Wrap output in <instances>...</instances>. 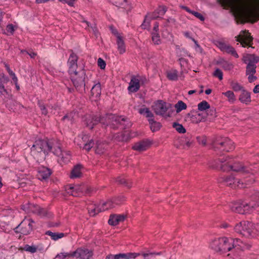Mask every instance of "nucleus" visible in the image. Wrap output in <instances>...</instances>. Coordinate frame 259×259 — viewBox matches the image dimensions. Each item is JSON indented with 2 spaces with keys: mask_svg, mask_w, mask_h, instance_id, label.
<instances>
[{
  "mask_svg": "<svg viewBox=\"0 0 259 259\" xmlns=\"http://www.w3.org/2000/svg\"><path fill=\"white\" fill-rule=\"evenodd\" d=\"M100 119L98 115H90L86 117L84 120V124L86 126L92 130L94 126L99 123Z\"/></svg>",
  "mask_w": 259,
  "mask_h": 259,
  "instance_id": "nucleus-20",
  "label": "nucleus"
},
{
  "mask_svg": "<svg viewBox=\"0 0 259 259\" xmlns=\"http://www.w3.org/2000/svg\"><path fill=\"white\" fill-rule=\"evenodd\" d=\"M256 65H247L246 67V75L249 74H255L256 73Z\"/></svg>",
  "mask_w": 259,
  "mask_h": 259,
  "instance_id": "nucleus-48",
  "label": "nucleus"
},
{
  "mask_svg": "<svg viewBox=\"0 0 259 259\" xmlns=\"http://www.w3.org/2000/svg\"><path fill=\"white\" fill-rule=\"evenodd\" d=\"M114 203L116 205L120 204L121 203L125 201V198L123 196H119L117 197L113 198Z\"/></svg>",
  "mask_w": 259,
  "mask_h": 259,
  "instance_id": "nucleus-58",
  "label": "nucleus"
},
{
  "mask_svg": "<svg viewBox=\"0 0 259 259\" xmlns=\"http://www.w3.org/2000/svg\"><path fill=\"white\" fill-rule=\"evenodd\" d=\"M71 54L68 60V72L69 74H76L78 71L76 70L77 68V62L78 60V56L73 52L72 50H70Z\"/></svg>",
  "mask_w": 259,
  "mask_h": 259,
  "instance_id": "nucleus-13",
  "label": "nucleus"
},
{
  "mask_svg": "<svg viewBox=\"0 0 259 259\" xmlns=\"http://www.w3.org/2000/svg\"><path fill=\"white\" fill-rule=\"evenodd\" d=\"M194 111H192L190 113H188L186 114V117L187 118H189L191 119L193 122L196 121V122L198 123L202 121V119H204L206 118V115L202 116L201 119L199 118L197 119V116L200 117L201 116V114L197 113V112H195V114H194Z\"/></svg>",
  "mask_w": 259,
  "mask_h": 259,
  "instance_id": "nucleus-34",
  "label": "nucleus"
},
{
  "mask_svg": "<svg viewBox=\"0 0 259 259\" xmlns=\"http://www.w3.org/2000/svg\"><path fill=\"white\" fill-rule=\"evenodd\" d=\"M9 81L8 77L6 76L4 73L0 74V83L5 84L7 83Z\"/></svg>",
  "mask_w": 259,
  "mask_h": 259,
  "instance_id": "nucleus-59",
  "label": "nucleus"
},
{
  "mask_svg": "<svg viewBox=\"0 0 259 259\" xmlns=\"http://www.w3.org/2000/svg\"><path fill=\"white\" fill-rule=\"evenodd\" d=\"M115 204L114 203L113 199L112 200L107 201L106 202H103L101 204H100V209H99L98 211H103L108 210V209L114 207L115 206Z\"/></svg>",
  "mask_w": 259,
  "mask_h": 259,
  "instance_id": "nucleus-35",
  "label": "nucleus"
},
{
  "mask_svg": "<svg viewBox=\"0 0 259 259\" xmlns=\"http://www.w3.org/2000/svg\"><path fill=\"white\" fill-rule=\"evenodd\" d=\"M243 224L242 222H241L238 224H237L234 227V231L239 234L242 235V229H243Z\"/></svg>",
  "mask_w": 259,
  "mask_h": 259,
  "instance_id": "nucleus-54",
  "label": "nucleus"
},
{
  "mask_svg": "<svg viewBox=\"0 0 259 259\" xmlns=\"http://www.w3.org/2000/svg\"><path fill=\"white\" fill-rule=\"evenodd\" d=\"M217 64L221 65V66L225 70H230L233 68L232 64L223 60L218 61L217 62Z\"/></svg>",
  "mask_w": 259,
  "mask_h": 259,
  "instance_id": "nucleus-38",
  "label": "nucleus"
},
{
  "mask_svg": "<svg viewBox=\"0 0 259 259\" xmlns=\"http://www.w3.org/2000/svg\"><path fill=\"white\" fill-rule=\"evenodd\" d=\"M126 216L123 214H111L108 220V223L111 226H116L120 222H123Z\"/></svg>",
  "mask_w": 259,
  "mask_h": 259,
  "instance_id": "nucleus-21",
  "label": "nucleus"
},
{
  "mask_svg": "<svg viewBox=\"0 0 259 259\" xmlns=\"http://www.w3.org/2000/svg\"><path fill=\"white\" fill-rule=\"evenodd\" d=\"M224 243L223 238H219L214 239L210 244L211 248L215 252L222 254V249Z\"/></svg>",
  "mask_w": 259,
  "mask_h": 259,
  "instance_id": "nucleus-22",
  "label": "nucleus"
},
{
  "mask_svg": "<svg viewBox=\"0 0 259 259\" xmlns=\"http://www.w3.org/2000/svg\"><path fill=\"white\" fill-rule=\"evenodd\" d=\"M197 142L199 144L203 146H205L206 144V139L205 137H197L196 138Z\"/></svg>",
  "mask_w": 259,
  "mask_h": 259,
  "instance_id": "nucleus-63",
  "label": "nucleus"
},
{
  "mask_svg": "<svg viewBox=\"0 0 259 259\" xmlns=\"http://www.w3.org/2000/svg\"><path fill=\"white\" fill-rule=\"evenodd\" d=\"M136 76L138 78L140 85H144L148 83V80L145 76H140L139 75H137Z\"/></svg>",
  "mask_w": 259,
  "mask_h": 259,
  "instance_id": "nucleus-55",
  "label": "nucleus"
},
{
  "mask_svg": "<svg viewBox=\"0 0 259 259\" xmlns=\"http://www.w3.org/2000/svg\"><path fill=\"white\" fill-rule=\"evenodd\" d=\"M71 80L75 89L82 93L85 89V78L87 77L84 69H81L77 72L76 74H72Z\"/></svg>",
  "mask_w": 259,
  "mask_h": 259,
  "instance_id": "nucleus-7",
  "label": "nucleus"
},
{
  "mask_svg": "<svg viewBox=\"0 0 259 259\" xmlns=\"http://www.w3.org/2000/svg\"><path fill=\"white\" fill-rule=\"evenodd\" d=\"M100 205L99 206H95L94 207H93V206L90 205L88 206V211L91 216L94 217L96 214H98V213L100 212L101 211H98V210L100 209Z\"/></svg>",
  "mask_w": 259,
  "mask_h": 259,
  "instance_id": "nucleus-43",
  "label": "nucleus"
},
{
  "mask_svg": "<svg viewBox=\"0 0 259 259\" xmlns=\"http://www.w3.org/2000/svg\"><path fill=\"white\" fill-rule=\"evenodd\" d=\"M116 44L117 46V50L120 54H122L125 52V45L122 36H117L116 38Z\"/></svg>",
  "mask_w": 259,
  "mask_h": 259,
  "instance_id": "nucleus-31",
  "label": "nucleus"
},
{
  "mask_svg": "<svg viewBox=\"0 0 259 259\" xmlns=\"http://www.w3.org/2000/svg\"><path fill=\"white\" fill-rule=\"evenodd\" d=\"M83 144V149H85L87 151H89L95 145L94 141L93 139H89L88 135H84L82 137Z\"/></svg>",
  "mask_w": 259,
  "mask_h": 259,
  "instance_id": "nucleus-28",
  "label": "nucleus"
},
{
  "mask_svg": "<svg viewBox=\"0 0 259 259\" xmlns=\"http://www.w3.org/2000/svg\"><path fill=\"white\" fill-rule=\"evenodd\" d=\"M230 159L229 156H224L223 158H219L218 161L214 160L210 162L209 166L214 169L220 167V169L224 171L232 170L239 172L236 176L243 177H245V174L250 173V171L252 170L251 168L244 166L242 163L239 162L232 164L229 160Z\"/></svg>",
  "mask_w": 259,
  "mask_h": 259,
  "instance_id": "nucleus-1",
  "label": "nucleus"
},
{
  "mask_svg": "<svg viewBox=\"0 0 259 259\" xmlns=\"http://www.w3.org/2000/svg\"><path fill=\"white\" fill-rule=\"evenodd\" d=\"M230 2L234 6L242 10L240 16L244 18L245 21L253 23L259 20V12L250 8V0H230Z\"/></svg>",
  "mask_w": 259,
  "mask_h": 259,
  "instance_id": "nucleus-2",
  "label": "nucleus"
},
{
  "mask_svg": "<svg viewBox=\"0 0 259 259\" xmlns=\"http://www.w3.org/2000/svg\"><path fill=\"white\" fill-rule=\"evenodd\" d=\"M65 120H68L70 121H72L73 120V116L72 113H69L66 114L62 118V120L65 121Z\"/></svg>",
  "mask_w": 259,
  "mask_h": 259,
  "instance_id": "nucleus-62",
  "label": "nucleus"
},
{
  "mask_svg": "<svg viewBox=\"0 0 259 259\" xmlns=\"http://www.w3.org/2000/svg\"><path fill=\"white\" fill-rule=\"evenodd\" d=\"M172 127L179 133L184 134L186 132V129L182 124H179L177 122H174L172 124Z\"/></svg>",
  "mask_w": 259,
  "mask_h": 259,
  "instance_id": "nucleus-46",
  "label": "nucleus"
},
{
  "mask_svg": "<svg viewBox=\"0 0 259 259\" xmlns=\"http://www.w3.org/2000/svg\"><path fill=\"white\" fill-rule=\"evenodd\" d=\"M242 32L243 34L241 40H240V42L243 47L246 46H250V44L253 40L252 37L250 35V34L246 30L242 31Z\"/></svg>",
  "mask_w": 259,
  "mask_h": 259,
  "instance_id": "nucleus-27",
  "label": "nucleus"
},
{
  "mask_svg": "<svg viewBox=\"0 0 259 259\" xmlns=\"http://www.w3.org/2000/svg\"><path fill=\"white\" fill-rule=\"evenodd\" d=\"M166 11V9L165 7L159 8L158 9L156 10L154 12H153L152 18L153 19H156L159 18L158 15H163Z\"/></svg>",
  "mask_w": 259,
  "mask_h": 259,
  "instance_id": "nucleus-41",
  "label": "nucleus"
},
{
  "mask_svg": "<svg viewBox=\"0 0 259 259\" xmlns=\"http://www.w3.org/2000/svg\"><path fill=\"white\" fill-rule=\"evenodd\" d=\"M152 108L156 114L165 116V117H170L169 114H166L168 107L165 102L161 100L158 101L152 106Z\"/></svg>",
  "mask_w": 259,
  "mask_h": 259,
  "instance_id": "nucleus-11",
  "label": "nucleus"
},
{
  "mask_svg": "<svg viewBox=\"0 0 259 259\" xmlns=\"http://www.w3.org/2000/svg\"><path fill=\"white\" fill-rule=\"evenodd\" d=\"M230 85L231 87V88L235 92H242L244 89V88L241 85H240L237 82H235L234 81H231L230 82Z\"/></svg>",
  "mask_w": 259,
  "mask_h": 259,
  "instance_id": "nucleus-42",
  "label": "nucleus"
},
{
  "mask_svg": "<svg viewBox=\"0 0 259 259\" xmlns=\"http://www.w3.org/2000/svg\"><path fill=\"white\" fill-rule=\"evenodd\" d=\"M242 236L249 237L252 236L253 224L247 221H243Z\"/></svg>",
  "mask_w": 259,
  "mask_h": 259,
  "instance_id": "nucleus-23",
  "label": "nucleus"
},
{
  "mask_svg": "<svg viewBox=\"0 0 259 259\" xmlns=\"http://www.w3.org/2000/svg\"><path fill=\"white\" fill-rule=\"evenodd\" d=\"M52 173V170L46 166H39L37 168V178L41 180H47L49 178Z\"/></svg>",
  "mask_w": 259,
  "mask_h": 259,
  "instance_id": "nucleus-16",
  "label": "nucleus"
},
{
  "mask_svg": "<svg viewBox=\"0 0 259 259\" xmlns=\"http://www.w3.org/2000/svg\"><path fill=\"white\" fill-rule=\"evenodd\" d=\"M66 190L71 191L70 193L72 196L78 197L83 193L84 188L79 185H69L66 187Z\"/></svg>",
  "mask_w": 259,
  "mask_h": 259,
  "instance_id": "nucleus-24",
  "label": "nucleus"
},
{
  "mask_svg": "<svg viewBox=\"0 0 259 259\" xmlns=\"http://www.w3.org/2000/svg\"><path fill=\"white\" fill-rule=\"evenodd\" d=\"M239 100L241 103L248 104L251 102L250 93L244 89L241 92Z\"/></svg>",
  "mask_w": 259,
  "mask_h": 259,
  "instance_id": "nucleus-30",
  "label": "nucleus"
},
{
  "mask_svg": "<svg viewBox=\"0 0 259 259\" xmlns=\"http://www.w3.org/2000/svg\"><path fill=\"white\" fill-rule=\"evenodd\" d=\"M40 206L37 205L27 203L21 206V208L27 213L32 212L37 214Z\"/></svg>",
  "mask_w": 259,
  "mask_h": 259,
  "instance_id": "nucleus-26",
  "label": "nucleus"
},
{
  "mask_svg": "<svg viewBox=\"0 0 259 259\" xmlns=\"http://www.w3.org/2000/svg\"><path fill=\"white\" fill-rule=\"evenodd\" d=\"M32 223H34V222L31 219L25 218L14 229V231L16 233H20L24 235H28L33 230Z\"/></svg>",
  "mask_w": 259,
  "mask_h": 259,
  "instance_id": "nucleus-9",
  "label": "nucleus"
},
{
  "mask_svg": "<svg viewBox=\"0 0 259 259\" xmlns=\"http://www.w3.org/2000/svg\"><path fill=\"white\" fill-rule=\"evenodd\" d=\"M82 167V165L79 164L75 165L70 172V178L71 179L79 178L82 174L81 172Z\"/></svg>",
  "mask_w": 259,
  "mask_h": 259,
  "instance_id": "nucleus-32",
  "label": "nucleus"
},
{
  "mask_svg": "<svg viewBox=\"0 0 259 259\" xmlns=\"http://www.w3.org/2000/svg\"><path fill=\"white\" fill-rule=\"evenodd\" d=\"M219 183H223L225 185L235 188L236 187L243 188L247 185L252 184L254 181V177L252 174L244 177L242 179H235L233 175L226 177H221L219 180Z\"/></svg>",
  "mask_w": 259,
  "mask_h": 259,
  "instance_id": "nucleus-5",
  "label": "nucleus"
},
{
  "mask_svg": "<svg viewBox=\"0 0 259 259\" xmlns=\"http://www.w3.org/2000/svg\"><path fill=\"white\" fill-rule=\"evenodd\" d=\"M8 94V92L5 89L4 84L0 83V96H5L6 95Z\"/></svg>",
  "mask_w": 259,
  "mask_h": 259,
  "instance_id": "nucleus-60",
  "label": "nucleus"
},
{
  "mask_svg": "<svg viewBox=\"0 0 259 259\" xmlns=\"http://www.w3.org/2000/svg\"><path fill=\"white\" fill-rule=\"evenodd\" d=\"M23 249L26 251L34 253L36 251L37 248L35 246H30L28 244H26L24 246Z\"/></svg>",
  "mask_w": 259,
  "mask_h": 259,
  "instance_id": "nucleus-53",
  "label": "nucleus"
},
{
  "mask_svg": "<svg viewBox=\"0 0 259 259\" xmlns=\"http://www.w3.org/2000/svg\"><path fill=\"white\" fill-rule=\"evenodd\" d=\"M206 114L208 116H212V117L215 116V109L214 108H210L208 109L206 111Z\"/></svg>",
  "mask_w": 259,
  "mask_h": 259,
  "instance_id": "nucleus-64",
  "label": "nucleus"
},
{
  "mask_svg": "<svg viewBox=\"0 0 259 259\" xmlns=\"http://www.w3.org/2000/svg\"><path fill=\"white\" fill-rule=\"evenodd\" d=\"M117 259H132L135 258L140 255V253L128 252L126 253H119L116 254Z\"/></svg>",
  "mask_w": 259,
  "mask_h": 259,
  "instance_id": "nucleus-33",
  "label": "nucleus"
},
{
  "mask_svg": "<svg viewBox=\"0 0 259 259\" xmlns=\"http://www.w3.org/2000/svg\"><path fill=\"white\" fill-rule=\"evenodd\" d=\"M37 105L41 110V114L44 115H47L48 113V111L43 101L38 100Z\"/></svg>",
  "mask_w": 259,
  "mask_h": 259,
  "instance_id": "nucleus-45",
  "label": "nucleus"
},
{
  "mask_svg": "<svg viewBox=\"0 0 259 259\" xmlns=\"http://www.w3.org/2000/svg\"><path fill=\"white\" fill-rule=\"evenodd\" d=\"M116 182L127 188H130L132 186V183L130 179H126L122 177L117 178Z\"/></svg>",
  "mask_w": 259,
  "mask_h": 259,
  "instance_id": "nucleus-37",
  "label": "nucleus"
},
{
  "mask_svg": "<svg viewBox=\"0 0 259 259\" xmlns=\"http://www.w3.org/2000/svg\"><path fill=\"white\" fill-rule=\"evenodd\" d=\"M214 151L229 152L234 149V142L228 138L217 140L213 144Z\"/></svg>",
  "mask_w": 259,
  "mask_h": 259,
  "instance_id": "nucleus-8",
  "label": "nucleus"
},
{
  "mask_svg": "<svg viewBox=\"0 0 259 259\" xmlns=\"http://www.w3.org/2000/svg\"><path fill=\"white\" fill-rule=\"evenodd\" d=\"M151 142L148 139H145L134 144L132 149L138 151H143L147 150L151 145Z\"/></svg>",
  "mask_w": 259,
  "mask_h": 259,
  "instance_id": "nucleus-17",
  "label": "nucleus"
},
{
  "mask_svg": "<svg viewBox=\"0 0 259 259\" xmlns=\"http://www.w3.org/2000/svg\"><path fill=\"white\" fill-rule=\"evenodd\" d=\"M98 116L100 119L99 123L105 127L110 126L113 129H117L120 126H122V128H128L131 126L127 118L117 116L112 113Z\"/></svg>",
  "mask_w": 259,
  "mask_h": 259,
  "instance_id": "nucleus-4",
  "label": "nucleus"
},
{
  "mask_svg": "<svg viewBox=\"0 0 259 259\" xmlns=\"http://www.w3.org/2000/svg\"><path fill=\"white\" fill-rule=\"evenodd\" d=\"M223 240L224 243L223 248L222 249V254L231 250L232 248H234L237 245H239L238 243V242H239V239H238L223 237Z\"/></svg>",
  "mask_w": 259,
  "mask_h": 259,
  "instance_id": "nucleus-14",
  "label": "nucleus"
},
{
  "mask_svg": "<svg viewBox=\"0 0 259 259\" xmlns=\"http://www.w3.org/2000/svg\"><path fill=\"white\" fill-rule=\"evenodd\" d=\"M184 141L186 143V145L188 147H190L194 143V140L192 139V135L189 133L185 135Z\"/></svg>",
  "mask_w": 259,
  "mask_h": 259,
  "instance_id": "nucleus-50",
  "label": "nucleus"
},
{
  "mask_svg": "<svg viewBox=\"0 0 259 259\" xmlns=\"http://www.w3.org/2000/svg\"><path fill=\"white\" fill-rule=\"evenodd\" d=\"M139 112L141 114H145L146 117L148 118V120L150 125V129L153 132H156L160 128L161 123L154 120V114L148 108H141Z\"/></svg>",
  "mask_w": 259,
  "mask_h": 259,
  "instance_id": "nucleus-10",
  "label": "nucleus"
},
{
  "mask_svg": "<svg viewBox=\"0 0 259 259\" xmlns=\"http://www.w3.org/2000/svg\"><path fill=\"white\" fill-rule=\"evenodd\" d=\"M46 234L51 236V238L54 240H57L65 236L63 233H53L50 231H47Z\"/></svg>",
  "mask_w": 259,
  "mask_h": 259,
  "instance_id": "nucleus-39",
  "label": "nucleus"
},
{
  "mask_svg": "<svg viewBox=\"0 0 259 259\" xmlns=\"http://www.w3.org/2000/svg\"><path fill=\"white\" fill-rule=\"evenodd\" d=\"M125 136L123 134H117L113 136V139L114 140L117 141V142H122L125 141Z\"/></svg>",
  "mask_w": 259,
  "mask_h": 259,
  "instance_id": "nucleus-57",
  "label": "nucleus"
},
{
  "mask_svg": "<svg viewBox=\"0 0 259 259\" xmlns=\"http://www.w3.org/2000/svg\"><path fill=\"white\" fill-rule=\"evenodd\" d=\"M242 60L247 65H256L259 62V57L254 54H246L243 56Z\"/></svg>",
  "mask_w": 259,
  "mask_h": 259,
  "instance_id": "nucleus-25",
  "label": "nucleus"
},
{
  "mask_svg": "<svg viewBox=\"0 0 259 259\" xmlns=\"http://www.w3.org/2000/svg\"><path fill=\"white\" fill-rule=\"evenodd\" d=\"M178 77V71L176 70L167 73V77L169 80H177Z\"/></svg>",
  "mask_w": 259,
  "mask_h": 259,
  "instance_id": "nucleus-49",
  "label": "nucleus"
},
{
  "mask_svg": "<svg viewBox=\"0 0 259 259\" xmlns=\"http://www.w3.org/2000/svg\"><path fill=\"white\" fill-rule=\"evenodd\" d=\"M37 214L40 217H49L50 214L48 211L44 208L39 207Z\"/></svg>",
  "mask_w": 259,
  "mask_h": 259,
  "instance_id": "nucleus-52",
  "label": "nucleus"
},
{
  "mask_svg": "<svg viewBox=\"0 0 259 259\" xmlns=\"http://www.w3.org/2000/svg\"><path fill=\"white\" fill-rule=\"evenodd\" d=\"M213 75L216 77H218L220 80L223 79V72L219 68L215 69V70L213 73Z\"/></svg>",
  "mask_w": 259,
  "mask_h": 259,
  "instance_id": "nucleus-56",
  "label": "nucleus"
},
{
  "mask_svg": "<svg viewBox=\"0 0 259 259\" xmlns=\"http://www.w3.org/2000/svg\"><path fill=\"white\" fill-rule=\"evenodd\" d=\"M98 65L101 69H104L106 64L105 61L101 58H99L98 60Z\"/></svg>",
  "mask_w": 259,
  "mask_h": 259,
  "instance_id": "nucleus-61",
  "label": "nucleus"
},
{
  "mask_svg": "<svg viewBox=\"0 0 259 259\" xmlns=\"http://www.w3.org/2000/svg\"><path fill=\"white\" fill-rule=\"evenodd\" d=\"M54 146L55 148H54L53 153L58 157H60L62 161L64 162L69 161L71 156L70 152L68 151H62L60 144L58 141L55 143Z\"/></svg>",
  "mask_w": 259,
  "mask_h": 259,
  "instance_id": "nucleus-12",
  "label": "nucleus"
},
{
  "mask_svg": "<svg viewBox=\"0 0 259 259\" xmlns=\"http://www.w3.org/2000/svg\"><path fill=\"white\" fill-rule=\"evenodd\" d=\"M210 105L206 101H203L201 102L198 105V110L200 111H203L204 110H207L210 108Z\"/></svg>",
  "mask_w": 259,
  "mask_h": 259,
  "instance_id": "nucleus-44",
  "label": "nucleus"
},
{
  "mask_svg": "<svg viewBox=\"0 0 259 259\" xmlns=\"http://www.w3.org/2000/svg\"><path fill=\"white\" fill-rule=\"evenodd\" d=\"M91 93L92 96L98 97L101 93V87L100 83L95 84L92 88Z\"/></svg>",
  "mask_w": 259,
  "mask_h": 259,
  "instance_id": "nucleus-36",
  "label": "nucleus"
},
{
  "mask_svg": "<svg viewBox=\"0 0 259 259\" xmlns=\"http://www.w3.org/2000/svg\"><path fill=\"white\" fill-rule=\"evenodd\" d=\"M56 142V141L36 140L31 148V151L40 154L42 152L43 158L45 159L49 152L53 153L54 148H55L54 145Z\"/></svg>",
  "mask_w": 259,
  "mask_h": 259,
  "instance_id": "nucleus-6",
  "label": "nucleus"
},
{
  "mask_svg": "<svg viewBox=\"0 0 259 259\" xmlns=\"http://www.w3.org/2000/svg\"><path fill=\"white\" fill-rule=\"evenodd\" d=\"M187 106L186 103L183 101L180 100L177 104L175 105V108L176 109V112L177 113H180L183 110L187 109Z\"/></svg>",
  "mask_w": 259,
  "mask_h": 259,
  "instance_id": "nucleus-40",
  "label": "nucleus"
},
{
  "mask_svg": "<svg viewBox=\"0 0 259 259\" xmlns=\"http://www.w3.org/2000/svg\"><path fill=\"white\" fill-rule=\"evenodd\" d=\"M93 251L85 248H79L73 251L71 257H79L81 259H90L93 256Z\"/></svg>",
  "mask_w": 259,
  "mask_h": 259,
  "instance_id": "nucleus-15",
  "label": "nucleus"
},
{
  "mask_svg": "<svg viewBox=\"0 0 259 259\" xmlns=\"http://www.w3.org/2000/svg\"><path fill=\"white\" fill-rule=\"evenodd\" d=\"M140 87V83L137 76L135 75H132L127 88L128 92L136 93L139 90Z\"/></svg>",
  "mask_w": 259,
  "mask_h": 259,
  "instance_id": "nucleus-18",
  "label": "nucleus"
},
{
  "mask_svg": "<svg viewBox=\"0 0 259 259\" xmlns=\"http://www.w3.org/2000/svg\"><path fill=\"white\" fill-rule=\"evenodd\" d=\"M218 47L222 51L226 52L228 54H230L236 58H238L239 57V56L235 49L231 46L227 45L223 42H219Z\"/></svg>",
  "mask_w": 259,
  "mask_h": 259,
  "instance_id": "nucleus-19",
  "label": "nucleus"
},
{
  "mask_svg": "<svg viewBox=\"0 0 259 259\" xmlns=\"http://www.w3.org/2000/svg\"><path fill=\"white\" fill-rule=\"evenodd\" d=\"M108 148V144L105 142L97 141L96 142L95 152L97 154H103Z\"/></svg>",
  "mask_w": 259,
  "mask_h": 259,
  "instance_id": "nucleus-29",
  "label": "nucleus"
},
{
  "mask_svg": "<svg viewBox=\"0 0 259 259\" xmlns=\"http://www.w3.org/2000/svg\"><path fill=\"white\" fill-rule=\"evenodd\" d=\"M152 39L155 45H159L160 43V36L158 33L152 32Z\"/></svg>",
  "mask_w": 259,
  "mask_h": 259,
  "instance_id": "nucleus-51",
  "label": "nucleus"
},
{
  "mask_svg": "<svg viewBox=\"0 0 259 259\" xmlns=\"http://www.w3.org/2000/svg\"><path fill=\"white\" fill-rule=\"evenodd\" d=\"M259 206V192H255L250 197L249 201L232 203L230 208L232 211L241 214L251 213Z\"/></svg>",
  "mask_w": 259,
  "mask_h": 259,
  "instance_id": "nucleus-3",
  "label": "nucleus"
},
{
  "mask_svg": "<svg viewBox=\"0 0 259 259\" xmlns=\"http://www.w3.org/2000/svg\"><path fill=\"white\" fill-rule=\"evenodd\" d=\"M222 94L228 98V101L230 102H234L236 100L235 95L233 92L231 91H228L226 92L223 93Z\"/></svg>",
  "mask_w": 259,
  "mask_h": 259,
  "instance_id": "nucleus-47",
  "label": "nucleus"
}]
</instances>
